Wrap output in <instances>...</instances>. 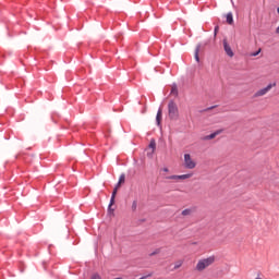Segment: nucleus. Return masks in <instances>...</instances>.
<instances>
[{
    "label": "nucleus",
    "mask_w": 279,
    "mask_h": 279,
    "mask_svg": "<svg viewBox=\"0 0 279 279\" xmlns=\"http://www.w3.org/2000/svg\"><path fill=\"white\" fill-rule=\"evenodd\" d=\"M168 114L172 121H175L179 117L178 105L173 100H170L168 104Z\"/></svg>",
    "instance_id": "obj_1"
},
{
    "label": "nucleus",
    "mask_w": 279,
    "mask_h": 279,
    "mask_svg": "<svg viewBox=\"0 0 279 279\" xmlns=\"http://www.w3.org/2000/svg\"><path fill=\"white\" fill-rule=\"evenodd\" d=\"M213 263H215V256H210L205 259H201V260H198V263L196 265V269H197V271H204V269H206V267H210V265H213Z\"/></svg>",
    "instance_id": "obj_2"
},
{
    "label": "nucleus",
    "mask_w": 279,
    "mask_h": 279,
    "mask_svg": "<svg viewBox=\"0 0 279 279\" xmlns=\"http://www.w3.org/2000/svg\"><path fill=\"white\" fill-rule=\"evenodd\" d=\"M184 167L185 169H195L196 167V163L193 161L190 154L184 155Z\"/></svg>",
    "instance_id": "obj_3"
},
{
    "label": "nucleus",
    "mask_w": 279,
    "mask_h": 279,
    "mask_svg": "<svg viewBox=\"0 0 279 279\" xmlns=\"http://www.w3.org/2000/svg\"><path fill=\"white\" fill-rule=\"evenodd\" d=\"M274 86H276V83L268 84L266 87L257 90L255 93V97H263L264 95H267L271 90V88H274Z\"/></svg>",
    "instance_id": "obj_4"
},
{
    "label": "nucleus",
    "mask_w": 279,
    "mask_h": 279,
    "mask_svg": "<svg viewBox=\"0 0 279 279\" xmlns=\"http://www.w3.org/2000/svg\"><path fill=\"white\" fill-rule=\"evenodd\" d=\"M222 45H223V49H225L227 56H229V58H233L234 52L232 51V48L230 47V44H228V39H223Z\"/></svg>",
    "instance_id": "obj_5"
},
{
    "label": "nucleus",
    "mask_w": 279,
    "mask_h": 279,
    "mask_svg": "<svg viewBox=\"0 0 279 279\" xmlns=\"http://www.w3.org/2000/svg\"><path fill=\"white\" fill-rule=\"evenodd\" d=\"M223 132V130H218L215 131L214 133L206 135L203 141H213V138H217V136H219V134H221Z\"/></svg>",
    "instance_id": "obj_6"
},
{
    "label": "nucleus",
    "mask_w": 279,
    "mask_h": 279,
    "mask_svg": "<svg viewBox=\"0 0 279 279\" xmlns=\"http://www.w3.org/2000/svg\"><path fill=\"white\" fill-rule=\"evenodd\" d=\"M149 149H151L150 153H147L148 158H151L154 151L156 150V141L151 140L149 143Z\"/></svg>",
    "instance_id": "obj_7"
},
{
    "label": "nucleus",
    "mask_w": 279,
    "mask_h": 279,
    "mask_svg": "<svg viewBox=\"0 0 279 279\" xmlns=\"http://www.w3.org/2000/svg\"><path fill=\"white\" fill-rule=\"evenodd\" d=\"M114 199H116V196H111L109 205H108L109 215H112V213H114V208H112V206H114Z\"/></svg>",
    "instance_id": "obj_8"
},
{
    "label": "nucleus",
    "mask_w": 279,
    "mask_h": 279,
    "mask_svg": "<svg viewBox=\"0 0 279 279\" xmlns=\"http://www.w3.org/2000/svg\"><path fill=\"white\" fill-rule=\"evenodd\" d=\"M162 121V108H159L156 116V123L157 125H160V122Z\"/></svg>",
    "instance_id": "obj_9"
},
{
    "label": "nucleus",
    "mask_w": 279,
    "mask_h": 279,
    "mask_svg": "<svg viewBox=\"0 0 279 279\" xmlns=\"http://www.w3.org/2000/svg\"><path fill=\"white\" fill-rule=\"evenodd\" d=\"M199 49H202V44H198L195 48L194 58H195L196 62H199Z\"/></svg>",
    "instance_id": "obj_10"
},
{
    "label": "nucleus",
    "mask_w": 279,
    "mask_h": 279,
    "mask_svg": "<svg viewBox=\"0 0 279 279\" xmlns=\"http://www.w3.org/2000/svg\"><path fill=\"white\" fill-rule=\"evenodd\" d=\"M227 23L228 25H232L234 23V15H232V12L227 14Z\"/></svg>",
    "instance_id": "obj_11"
},
{
    "label": "nucleus",
    "mask_w": 279,
    "mask_h": 279,
    "mask_svg": "<svg viewBox=\"0 0 279 279\" xmlns=\"http://www.w3.org/2000/svg\"><path fill=\"white\" fill-rule=\"evenodd\" d=\"M136 208H138V202L133 201L132 206H131V210H132L133 213H136Z\"/></svg>",
    "instance_id": "obj_12"
},
{
    "label": "nucleus",
    "mask_w": 279,
    "mask_h": 279,
    "mask_svg": "<svg viewBox=\"0 0 279 279\" xmlns=\"http://www.w3.org/2000/svg\"><path fill=\"white\" fill-rule=\"evenodd\" d=\"M192 214H193V209H184L182 211L183 217H187L189 215H192Z\"/></svg>",
    "instance_id": "obj_13"
},
{
    "label": "nucleus",
    "mask_w": 279,
    "mask_h": 279,
    "mask_svg": "<svg viewBox=\"0 0 279 279\" xmlns=\"http://www.w3.org/2000/svg\"><path fill=\"white\" fill-rule=\"evenodd\" d=\"M193 174H181L179 175V180H189V178H192Z\"/></svg>",
    "instance_id": "obj_14"
},
{
    "label": "nucleus",
    "mask_w": 279,
    "mask_h": 279,
    "mask_svg": "<svg viewBox=\"0 0 279 279\" xmlns=\"http://www.w3.org/2000/svg\"><path fill=\"white\" fill-rule=\"evenodd\" d=\"M166 180H180V179H179V175L172 174L170 177H166Z\"/></svg>",
    "instance_id": "obj_15"
},
{
    "label": "nucleus",
    "mask_w": 279,
    "mask_h": 279,
    "mask_svg": "<svg viewBox=\"0 0 279 279\" xmlns=\"http://www.w3.org/2000/svg\"><path fill=\"white\" fill-rule=\"evenodd\" d=\"M171 95H178V86L177 85L172 86Z\"/></svg>",
    "instance_id": "obj_16"
},
{
    "label": "nucleus",
    "mask_w": 279,
    "mask_h": 279,
    "mask_svg": "<svg viewBox=\"0 0 279 279\" xmlns=\"http://www.w3.org/2000/svg\"><path fill=\"white\" fill-rule=\"evenodd\" d=\"M118 182L119 184H123L125 182V174H121Z\"/></svg>",
    "instance_id": "obj_17"
},
{
    "label": "nucleus",
    "mask_w": 279,
    "mask_h": 279,
    "mask_svg": "<svg viewBox=\"0 0 279 279\" xmlns=\"http://www.w3.org/2000/svg\"><path fill=\"white\" fill-rule=\"evenodd\" d=\"M182 267V262H177L173 269H180Z\"/></svg>",
    "instance_id": "obj_18"
},
{
    "label": "nucleus",
    "mask_w": 279,
    "mask_h": 279,
    "mask_svg": "<svg viewBox=\"0 0 279 279\" xmlns=\"http://www.w3.org/2000/svg\"><path fill=\"white\" fill-rule=\"evenodd\" d=\"M156 254H160V248L155 250L149 256H156Z\"/></svg>",
    "instance_id": "obj_19"
},
{
    "label": "nucleus",
    "mask_w": 279,
    "mask_h": 279,
    "mask_svg": "<svg viewBox=\"0 0 279 279\" xmlns=\"http://www.w3.org/2000/svg\"><path fill=\"white\" fill-rule=\"evenodd\" d=\"M215 108H217V106H211L209 108L204 109V112H208L210 110H215Z\"/></svg>",
    "instance_id": "obj_20"
},
{
    "label": "nucleus",
    "mask_w": 279,
    "mask_h": 279,
    "mask_svg": "<svg viewBox=\"0 0 279 279\" xmlns=\"http://www.w3.org/2000/svg\"><path fill=\"white\" fill-rule=\"evenodd\" d=\"M118 189L117 187H114L113 189V192H112V194H111V197H117V193H118Z\"/></svg>",
    "instance_id": "obj_21"
},
{
    "label": "nucleus",
    "mask_w": 279,
    "mask_h": 279,
    "mask_svg": "<svg viewBox=\"0 0 279 279\" xmlns=\"http://www.w3.org/2000/svg\"><path fill=\"white\" fill-rule=\"evenodd\" d=\"M90 279H101V276H99V274H94Z\"/></svg>",
    "instance_id": "obj_22"
},
{
    "label": "nucleus",
    "mask_w": 279,
    "mask_h": 279,
    "mask_svg": "<svg viewBox=\"0 0 279 279\" xmlns=\"http://www.w3.org/2000/svg\"><path fill=\"white\" fill-rule=\"evenodd\" d=\"M258 53H260V49H258L257 51L253 52L251 56H252L253 58H256V56H258Z\"/></svg>",
    "instance_id": "obj_23"
},
{
    "label": "nucleus",
    "mask_w": 279,
    "mask_h": 279,
    "mask_svg": "<svg viewBox=\"0 0 279 279\" xmlns=\"http://www.w3.org/2000/svg\"><path fill=\"white\" fill-rule=\"evenodd\" d=\"M218 32H219V26H215V28H214V36H217Z\"/></svg>",
    "instance_id": "obj_24"
},
{
    "label": "nucleus",
    "mask_w": 279,
    "mask_h": 279,
    "mask_svg": "<svg viewBox=\"0 0 279 279\" xmlns=\"http://www.w3.org/2000/svg\"><path fill=\"white\" fill-rule=\"evenodd\" d=\"M162 171H165V173H168L169 168H163Z\"/></svg>",
    "instance_id": "obj_25"
},
{
    "label": "nucleus",
    "mask_w": 279,
    "mask_h": 279,
    "mask_svg": "<svg viewBox=\"0 0 279 279\" xmlns=\"http://www.w3.org/2000/svg\"><path fill=\"white\" fill-rule=\"evenodd\" d=\"M119 186H121V183L118 182V184L116 185V189L119 190Z\"/></svg>",
    "instance_id": "obj_26"
},
{
    "label": "nucleus",
    "mask_w": 279,
    "mask_h": 279,
    "mask_svg": "<svg viewBox=\"0 0 279 279\" xmlns=\"http://www.w3.org/2000/svg\"><path fill=\"white\" fill-rule=\"evenodd\" d=\"M144 221H145V219H141V220H140L141 223H144Z\"/></svg>",
    "instance_id": "obj_27"
}]
</instances>
